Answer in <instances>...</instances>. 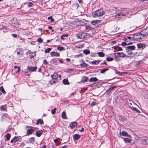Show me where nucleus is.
Wrapping results in <instances>:
<instances>
[{
	"instance_id": "nucleus-1",
	"label": "nucleus",
	"mask_w": 148,
	"mask_h": 148,
	"mask_svg": "<svg viewBox=\"0 0 148 148\" xmlns=\"http://www.w3.org/2000/svg\"><path fill=\"white\" fill-rule=\"evenodd\" d=\"M103 14V11L102 9L96 10L92 14V16L95 18L98 17L102 16Z\"/></svg>"
},
{
	"instance_id": "nucleus-2",
	"label": "nucleus",
	"mask_w": 148,
	"mask_h": 148,
	"mask_svg": "<svg viewBox=\"0 0 148 148\" xmlns=\"http://www.w3.org/2000/svg\"><path fill=\"white\" fill-rule=\"evenodd\" d=\"M144 38L140 32L137 33L134 35L133 39L134 41H140Z\"/></svg>"
},
{
	"instance_id": "nucleus-3",
	"label": "nucleus",
	"mask_w": 148,
	"mask_h": 148,
	"mask_svg": "<svg viewBox=\"0 0 148 148\" xmlns=\"http://www.w3.org/2000/svg\"><path fill=\"white\" fill-rule=\"evenodd\" d=\"M144 38L148 35V27L145 28L140 32Z\"/></svg>"
},
{
	"instance_id": "nucleus-4",
	"label": "nucleus",
	"mask_w": 148,
	"mask_h": 148,
	"mask_svg": "<svg viewBox=\"0 0 148 148\" xmlns=\"http://www.w3.org/2000/svg\"><path fill=\"white\" fill-rule=\"evenodd\" d=\"M26 127H30L31 128V129H30L27 130V134L29 135L32 134L35 130L36 128L34 127H33L32 126L29 127L27 126Z\"/></svg>"
},
{
	"instance_id": "nucleus-5",
	"label": "nucleus",
	"mask_w": 148,
	"mask_h": 148,
	"mask_svg": "<svg viewBox=\"0 0 148 148\" xmlns=\"http://www.w3.org/2000/svg\"><path fill=\"white\" fill-rule=\"evenodd\" d=\"M17 54L19 55V57H21L23 56V50L21 48H19L17 49Z\"/></svg>"
},
{
	"instance_id": "nucleus-6",
	"label": "nucleus",
	"mask_w": 148,
	"mask_h": 148,
	"mask_svg": "<svg viewBox=\"0 0 148 148\" xmlns=\"http://www.w3.org/2000/svg\"><path fill=\"white\" fill-rule=\"evenodd\" d=\"M120 134L124 136H127V137H130L131 138V135H128L127 132L125 131H122L121 133L120 132Z\"/></svg>"
},
{
	"instance_id": "nucleus-7",
	"label": "nucleus",
	"mask_w": 148,
	"mask_h": 148,
	"mask_svg": "<svg viewBox=\"0 0 148 148\" xmlns=\"http://www.w3.org/2000/svg\"><path fill=\"white\" fill-rule=\"evenodd\" d=\"M77 125V123L76 122H74L71 123L70 124V126L71 129L74 128Z\"/></svg>"
},
{
	"instance_id": "nucleus-8",
	"label": "nucleus",
	"mask_w": 148,
	"mask_h": 148,
	"mask_svg": "<svg viewBox=\"0 0 148 148\" xmlns=\"http://www.w3.org/2000/svg\"><path fill=\"white\" fill-rule=\"evenodd\" d=\"M42 132L40 130H38L36 132V135L38 137H40L42 135Z\"/></svg>"
},
{
	"instance_id": "nucleus-9",
	"label": "nucleus",
	"mask_w": 148,
	"mask_h": 148,
	"mask_svg": "<svg viewBox=\"0 0 148 148\" xmlns=\"http://www.w3.org/2000/svg\"><path fill=\"white\" fill-rule=\"evenodd\" d=\"M58 74L56 73H54L53 75H51V77L52 78L56 80H57V79L58 77Z\"/></svg>"
},
{
	"instance_id": "nucleus-10",
	"label": "nucleus",
	"mask_w": 148,
	"mask_h": 148,
	"mask_svg": "<svg viewBox=\"0 0 148 148\" xmlns=\"http://www.w3.org/2000/svg\"><path fill=\"white\" fill-rule=\"evenodd\" d=\"M80 62L81 63L80 65L84 67H87L88 66V65L86 64L84 61L83 60H81L80 61Z\"/></svg>"
},
{
	"instance_id": "nucleus-11",
	"label": "nucleus",
	"mask_w": 148,
	"mask_h": 148,
	"mask_svg": "<svg viewBox=\"0 0 148 148\" xmlns=\"http://www.w3.org/2000/svg\"><path fill=\"white\" fill-rule=\"evenodd\" d=\"M136 48V47L134 45L132 46H130L126 47L125 49H129L131 51L133 50H135Z\"/></svg>"
},
{
	"instance_id": "nucleus-12",
	"label": "nucleus",
	"mask_w": 148,
	"mask_h": 148,
	"mask_svg": "<svg viewBox=\"0 0 148 148\" xmlns=\"http://www.w3.org/2000/svg\"><path fill=\"white\" fill-rule=\"evenodd\" d=\"M19 140V138L17 137H15L13 139H12L11 141V142L12 143L14 144L16 142L18 141Z\"/></svg>"
},
{
	"instance_id": "nucleus-13",
	"label": "nucleus",
	"mask_w": 148,
	"mask_h": 148,
	"mask_svg": "<svg viewBox=\"0 0 148 148\" xmlns=\"http://www.w3.org/2000/svg\"><path fill=\"white\" fill-rule=\"evenodd\" d=\"M98 81V79L96 77H92L89 79V81L90 82H94Z\"/></svg>"
},
{
	"instance_id": "nucleus-14",
	"label": "nucleus",
	"mask_w": 148,
	"mask_h": 148,
	"mask_svg": "<svg viewBox=\"0 0 148 148\" xmlns=\"http://www.w3.org/2000/svg\"><path fill=\"white\" fill-rule=\"evenodd\" d=\"M80 137V136L77 134H75L73 136V139L75 140H79Z\"/></svg>"
},
{
	"instance_id": "nucleus-15",
	"label": "nucleus",
	"mask_w": 148,
	"mask_h": 148,
	"mask_svg": "<svg viewBox=\"0 0 148 148\" xmlns=\"http://www.w3.org/2000/svg\"><path fill=\"white\" fill-rule=\"evenodd\" d=\"M50 54L52 57L54 56L56 57L60 56V54L56 52H51L50 53Z\"/></svg>"
},
{
	"instance_id": "nucleus-16",
	"label": "nucleus",
	"mask_w": 148,
	"mask_h": 148,
	"mask_svg": "<svg viewBox=\"0 0 148 148\" xmlns=\"http://www.w3.org/2000/svg\"><path fill=\"white\" fill-rule=\"evenodd\" d=\"M27 68L30 71H34L37 69V67H33L32 66H30V67L28 66Z\"/></svg>"
},
{
	"instance_id": "nucleus-17",
	"label": "nucleus",
	"mask_w": 148,
	"mask_h": 148,
	"mask_svg": "<svg viewBox=\"0 0 148 148\" xmlns=\"http://www.w3.org/2000/svg\"><path fill=\"white\" fill-rule=\"evenodd\" d=\"M88 79V77L86 76H83L82 77V80L80 82H87Z\"/></svg>"
},
{
	"instance_id": "nucleus-18",
	"label": "nucleus",
	"mask_w": 148,
	"mask_h": 148,
	"mask_svg": "<svg viewBox=\"0 0 148 148\" xmlns=\"http://www.w3.org/2000/svg\"><path fill=\"white\" fill-rule=\"evenodd\" d=\"M11 23L13 24L14 25H13L12 24V26H14L15 25H18V23L17 21L16 20H15L13 18L11 20Z\"/></svg>"
},
{
	"instance_id": "nucleus-19",
	"label": "nucleus",
	"mask_w": 148,
	"mask_h": 148,
	"mask_svg": "<svg viewBox=\"0 0 148 148\" xmlns=\"http://www.w3.org/2000/svg\"><path fill=\"white\" fill-rule=\"evenodd\" d=\"M141 141L142 144L143 145H146L148 144V138L146 140L145 139H143Z\"/></svg>"
},
{
	"instance_id": "nucleus-20",
	"label": "nucleus",
	"mask_w": 148,
	"mask_h": 148,
	"mask_svg": "<svg viewBox=\"0 0 148 148\" xmlns=\"http://www.w3.org/2000/svg\"><path fill=\"white\" fill-rule=\"evenodd\" d=\"M0 108L1 110L6 111L7 109V105L5 104L1 106H0Z\"/></svg>"
},
{
	"instance_id": "nucleus-21",
	"label": "nucleus",
	"mask_w": 148,
	"mask_h": 148,
	"mask_svg": "<svg viewBox=\"0 0 148 148\" xmlns=\"http://www.w3.org/2000/svg\"><path fill=\"white\" fill-rule=\"evenodd\" d=\"M101 61V60H95L91 62L90 63L92 64H98Z\"/></svg>"
},
{
	"instance_id": "nucleus-22",
	"label": "nucleus",
	"mask_w": 148,
	"mask_h": 148,
	"mask_svg": "<svg viewBox=\"0 0 148 148\" xmlns=\"http://www.w3.org/2000/svg\"><path fill=\"white\" fill-rule=\"evenodd\" d=\"M43 123V120H42L41 119H38L36 123V125H38L39 124H42Z\"/></svg>"
},
{
	"instance_id": "nucleus-23",
	"label": "nucleus",
	"mask_w": 148,
	"mask_h": 148,
	"mask_svg": "<svg viewBox=\"0 0 148 148\" xmlns=\"http://www.w3.org/2000/svg\"><path fill=\"white\" fill-rule=\"evenodd\" d=\"M58 81V80H56L55 79H53L52 78V79L51 80H50L49 82V83L51 84V85H52L53 84H54Z\"/></svg>"
},
{
	"instance_id": "nucleus-24",
	"label": "nucleus",
	"mask_w": 148,
	"mask_h": 148,
	"mask_svg": "<svg viewBox=\"0 0 148 148\" xmlns=\"http://www.w3.org/2000/svg\"><path fill=\"white\" fill-rule=\"evenodd\" d=\"M100 22V20H93L91 22V23L92 25H95L96 24H98Z\"/></svg>"
},
{
	"instance_id": "nucleus-25",
	"label": "nucleus",
	"mask_w": 148,
	"mask_h": 148,
	"mask_svg": "<svg viewBox=\"0 0 148 148\" xmlns=\"http://www.w3.org/2000/svg\"><path fill=\"white\" fill-rule=\"evenodd\" d=\"M137 46L138 48H143L145 46V45L143 44H138Z\"/></svg>"
},
{
	"instance_id": "nucleus-26",
	"label": "nucleus",
	"mask_w": 148,
	"mask_h": 148,
	"mask_svg": "<svg viewBox=\"0 0 148 148\" xmlns=\"http://www.w3.org/2000/svg\"><path fill=\"white\" fill-rule=\"evenodd\" d=\"M83 56V54L82 53H80L77 55H75L74 57L75 58H77L81 57L82 56Z\"/></svg>"
},
{
	"instance_id": "nucleus-27",
	"label": "nucleus",
	"mask_w": 148,
	"mask_h": 148,
	"mask_svg": "<svg viewBox=\"0 0 148 148\" xmlns=\"http://www.w3.org/2000/svg\"><path fill=\"white\" fill-rule=\"evenodd\" d=\"M62 118L66 119H67L65 111H64L62 114Z\"/></svg>"
},
{
	"instance_id": "nucleus-28",
	"label": "nucleus",
	"mask_w": 148,
	"mask_h": 148,
	"mask_svg": "<svg viewBox=\"0 0 148 148\" xmlns=\"http://www.w3.org/2000/svg\"><path fill=\"white\" fill-rule=\"evenodd\" d=\"M83 53L85 55L89 54L90 51L89 50L85 49L83 51Z\"/></svg>"
},
{
	"instance_id": "nucleus-29",
	"label": "nucleus",
	"mask_w": 148,
	"mask_h": 148,
	"mask_svg": "<svg viewBox=\"0 0 148 148\" xmlns=\"http://www.w3.org/2000/svg\"><path fill=\"white\" fill-rule=\"evenodd\" d=\"M97 54L100 57H103L105 55V54L102 52H98Z\"/></svg>"
},
{
	"instance_id": "nucleus-30",
	"label": "nucleus",
	"mask_w": 148,
	"mask_h": 148,
	"mask_svg": "<svg viewBox=\"0 0 148 148\" xmlns=\"http://www.w3.org/2000/svg\"><path fill=\"white\" fill-rule=\"evenodd\" d=\"M119 57L123 58L126 56L122 52H119Z\"/></svg>"
},
{
	"instance_id": "nucleus-31",
	"label": "nucleus",
	"mask_w": 148,
	"mask_h": 148,
	"mask_svg": "<svg viewBox=\"0 0 148 148\" xmlns=\"http://www.w3.org/2000/svg\"><path fill=\"white\" fill-rule=\"evenodd\" d=\"M131 108L134 111H136L137 113H139L140 112V111L138 110L136 108H134L132 106L131 107Z\"/></svg>"
},
{
	"instance_id": "nucleus-32",
	"label": "nucleus",
	"mask_w": 148,
	"mask_h": 148,
	"mask_svg": "<svg viewBox=\"0 0 148 148\" xmlns=\"http://www.w3.org/2000/svg\"><path fill=\"white\" fill-rule=\"evenodd\" d=\"M36 51H34L33 52H31L30 55V58H32L34 57V56H36Z\"/></svg>"
},
{
	"instance_id": "nucleus-33",
	"label": "nucleus",
	"mask_w": 148,
	"mask_h": 148,
	"mask_svg": "<svg viewBox=\"0 0 148 148\" xmlns=\"http://www.w3.org/2000/svg\"><path fill=\"white\" fill-rule=\"evenodd\" d=\"M63 84L65 85L69 84V83L67 79H64L63 80Z\"/></svg>"
},
{
	"instance_id": "nucleus-34",
	"label": "nucleus",
	"mask_w": 148,
	"mask_h": 148,
	"mask_svg": "<svg viewBox=\"0 0 148 148\" xmlns=\"http://www.w3.org/2000/svg\"><path fill=\"white\" fill-rule=\"evenodd\" d=\"M126 52L128 55H131L133 54V52L131 51L130 50L127 49H126Z\"/></svg>"
},
{
	"instance_id": "nucleus-35",
	"label": "nucleus",
	"mask_w": 148,
	"mask_h": 148,
	"mask_svg": "<svg viewBox=\"0 0 148 148\" xmlns=\"http://www.w3.org/2000/svg\"><path fill=\"white\" fill-rule=\"evenodd\" d=\"M0 90L2 92L4 93V94H5L6 93L3 87V86H1L0 87Z\"/></svg>"
},
{
	"instance_id": "nucleus-36",
	"label": "nucleus",
	"mask_w": 148,
	"mask_h": 148,
	"mask_svg": "<svg viewBox=\"0 0 148 148\" xmlns=\"http://www.w3.org/2000/svg\"><path fill=\"white\" fill-rule=\"evenodd\" d=\"M114 56L115 58V60H116L117 58H119V53H117L114 54Z\"/></svg>"
},
{
	"instance_id": "nucleus-37",
	"label": "nucleus",
	"mask_w": 148,
	"mask_h": 148,
	"mask_svg": "<svg viewBox=\"0 0 148 148\" xmlns=\"http://www.w3.org/2000/svg\"><path fill=\"white\" fill-rule=\"evenodd\" d=\"M84 46V44H79L77 45H76L75 46L77 47L78 48H82Z\"/></svg>"
},
{
	"instance_id": "nucleus-38",
	"label": "nucleus",
	"mask_w": 148,
	"mask_h": 148,
	"mask_svg": "<svg viewBox=\"0 0 148 148\" xmlns=\"http://www.w3.org/2000/svg\"><path fill=\"white\" fill-rule=\"evenodd\" d=\"M52 49L51 48H48L45 50V52L46 53H49L51 50Z\"/></svg>"
},
{
	"instance_id": "nucleus-39",
	"label": "nucleus",
	"mask_w": 148,
	"mask_h": 148,
	"mask_svg": "<svg viewBox=\"0 0 148 148\" xmlns=\"http://www.w3.org/2000/svg\"><path fill=\"white\" fill-rule=\"evenodd\" d=\"M124 140L125 143H130L131 140L128 138H125L124 139Z\"/></svg>"
},
{
	"instance_id": "nucleus-40",
	"label": "nucleus",
	"mask_w": 148,
	"mask_h": 148,
	"mask_svg": "<svg viewBox=\"0 0 148 148\" xmlns=\"http://www.w3.org/2000/svg\"><path fill=\"white\" fill-rule=\"evenodd\" d=\"M57 49L60 51H62L64 50V48L62 47H57Z\"/></svg>"
},
{
	"instance_id": "nucleus-41",
	"label": "nucleus",
	"mask_w": 148,
	"mask_h": 148,
	"mask_svg": "<svg viewBox=\"0 0 148 148\" xmlns=\"http://www.w3.org/2000/svg\"><path fill=\"white\" fill-rule=\"evenodd\" d=\"M108 70H109V69H108V68L103 69L101 71L100 73H103L106 71H108Z\"/></svg>"
},
{
	"instance_id": "nucleus-42",
	"label": "nucleus",
	"mask_w": 148,
	"mask_h": 148,
	"mask_svg": "<svg viewBox=\"0 0 148 148\" xmlns=\"http://www.w3.org/2000/svg\"><path fill=\"white\" fill-rule=\"evenodd\" d=\"M52 63L54 65H56L58 64V61L55 60H52Z\"/></svg>"
},
{
	"instance_id": "nucleus-43",
	"label": "nucleus",
	"mask_w": 148,
	"mask_h": 148,
	"mask_svg": "<svg viewBox=\"0 0 148 148\" xmlns=\"http://www.w3.org/2000/svg\"><path fill=\"white\" fill-rule=\"evenodd\" d=\"M35 138L34 137H32L29 138V141L30 143H32L34 141Z\"/></svg>"
},
{
	"instance_id": "nucleus-44",
	"label": "nucleus",
	"mask_w": 148,
	"mask_h": 148,
	"mask_svg": "<svg viewBox=\"0 0 148 148\" xmlns=\"http://www.w3.org/2000/svg\"><path fill=\"white\" fill-rule=\"evenodd\" d=\"M116 87V86H113L111 87H110L109 89L107 90V91L111 92L113 89Z\"/></svg>"
},
{
	"instance_id": "nucleus-45",
	"label": "nucleus",
	"mask_w": 148,
	"mask_h": 148,
	"mask_svg": "<svg viewBox=\"0 0 148 148\" xmlns=\"http://www.w3.org/2000/svg\"><path fill=\"white\" fill-rule=\"evenodd\" d=\"M11 135L10 134H6V138L8 140L10 139V138Z\"/></svg>"
},
{
	"instance_id": "nucleus-46",
	"label": "nucleus",
	"mask_w": 148,
	"mask_h": 148,
	"mask_svg": "<svg viewBox=\"0 0 148 148\" xmlns=\"http://www.w3.org/2000/svg\"><path fill=\"white\" fill-rule=\"evenodd\" d=\"M56 110V108H55L53 109H52L51 110V114H55Z\"/></svg>"
},
{
	"instance_id": "nucleus-47",
	"label": "nucleus",
	"mask_w": 148,
	"mask_h": 148,
	"mask_svg": "<svg viewBox=\"0 0 148 148\" xmlns=\"http://www.w3.org/2000/svg\"><path fill=\"white\" fill-rule=\"evenodd\" d=\"M77 38L78 39H83L82 38V36L81 33L80 34H79L77 36Z\"/></svg>"
},
{
	"instance_id": "nucleus-48",
	"label": "nucleus",
	"mask_w": 148,
	"mask_h": 148,
	"mask_svg": "<svg viewBox=\"0 0 148 148\" xmlns=\"http://www.w3.org/2000/svg\"><path fill=\"white\" fill-rule=\"evenodd\" d=\"M77 38L78 39H83L82 38V36L81 33L80 34H79L77 36Z\"/></svg>"
},
{
	"instance_id": "nucleus-49",
	"label": "nucleus",
	"mask_w": 148,
	"mask_h": 148,
	"mask_svg": "<svg viewBox=\"0 0 148 148\" xmlns=\"http://www.w3.org/2000/svg\"><path fill=\"white\" fill-rule=\"evenodd\" d=\"M14 68L15 69H18L17 71L16 72H19L20 70V67H19V66L18 67L16 66H14Z\"/></svg>"
},
{
	"instance_id": "nucleus-50",
	"label": "nucleus",
	"mask_w": 148,
	"mask_h": 148,
	"mask_svg": "<svg viewBox=\"0 0 148 148\" xmlns=\"http://www.w3.org/2000/svg\"><path fill=\"white\" fill-rule=\"evenodd\" d=\"M113 60V58H110V57H107L106 58V60L109 61H111Z\"/></svg>"
},
{
	"instance_id": "nucleus-51",
	"label": "nucleus",
	"mask_w": 148,
	"mask_h": 148,
	"mask_svg": "<svg viewBox=\"0 0 148 148\" xmlns=\"http://www.w3.org/2000/svg\"><path fill=\"white\" fill-rule=\"evenodd\" d=\"M37 41L40 43H42L43 42V40L41 38H40L37 39Z\"/></svg>"
},
{
	"instance_id": "nucleus-52",
	"label": "nucleus",
	"mask_w": 148,
	"mask_h": 148,
	"mask_svg": "<svg viewBox=\"0 0 148 148\" xmlns=\"http://www.w3.org/2000/svg\"><path fill=\"white\" fill-rule=\"evenodd\" d=\"M121 13H120L119 14H117L115 15V17L116 18L118 17V18H120L121 17Z\"/></svg>"
},
{
	"instance_id": "nucleus-53",
	"label": "nucleus",
	"mask_w": 148,
	"mask_h": 148,
	"mask_svg": "<svg viewBox=\"0 0 148 148\" xmlns=\"http://www.w3.org/2000/svg\"><path fill=\"white\" fill-rule=\"evenodd\" d=\"M43 63L45 65H47L48 64V62L46 59H44L43 61Z\"/></svg>"
},
{
	"instance_id": "nucleus-54",
	"label": "nucleus",
	"mask_w": 148,
	"mask_h": 148,
	"mask_svg": "<svg viewBox=\"0 0 148 148\" xmlns=\"http://www.w3.org/2000/svg\"><path fill=\"white\" fill-rule=\"evenodd\" d=\"M28 7H32L33 5V3L32 2H29L27 4Z\"/></svg>"
},
{
	"instance_id": "nucleus-55",
	"label": "nucleus",
	"mask_w": 148,
	"mask_h": 148,
	"mask_svg": "<svg viewBox=\"0 0 148 148\" xmlns=\"http://www.w3.org/2000/svg\"><path fill=\"white\" fill-rule=\"evenodd\" d=\"M48 19L49 20H50L52 22H53L54 21V20L53 18H52V16L48 17Z\"/></svg>"
},
{
	"instance_id": "nucleus-56",
	"label": "nucleus",
	"mask_w": 148,
	"mask_h": 148,
	"mask_svg": "<svg viewBox=\"0 0 148 148\" xmlns=\"http://www.w3.org/2000/svg\"><path fill=\"white\" fill-rule=\"evenodd\" d=\"M86 34L84 33H81L82 36V37L83 39L86 38L85 36H86V35H85L86 34Z\"/></svg>"
},
{
	"instance_id": "nucleus-57",
	"label": "nucleus",
	"mask_w": 148,
	"mask_h": 148,
	"mask_svg": "<svg viewBox=\"0 0 148 148\" xmlns=\"http://www.w3.org/2000/svg\"><path fill=\"white\" fill-rule=\"evenodd\" d=\"M122 46H125L126 45H128V44H127V43L125 42H123L121 44Z\"/></svg>"
},
{
	"instance_id": "nucleus-58",
	"label": "nucleus",
	"mask_w": 148,
	"mask_h": 148,
	"mask_svg": "<svg viewBox=\"0 0 148 148\" xmlns=\"http://www.w3.org/2000/svg\"><path fill=\"white\" fill-rule=\"evenodd\" d=\"M48 28V29L51 30V31L52 32H53L54 31V29H53V28H52V27L49 26Z\"/></svg>"
},
{
	"instance_id": "nucleus-59",
	"label": "nucleus",
	"mask_w": 148,
	"mask_h": 148,
	"mask_svg": "<svg viewBox=\"0 0 148 148\" xmlns=\"http://www.w3.org/2000/svg\"><path fill=\"white\" fill-rule=\"evenodd\" d=\"M91 27L89 26H86V30H88L89 29H91Z\"/></svg>"
},
{
	"instance_id": "nucleus-60",
	"label": "nucleus",
	"mask_w": 148,
	"mask_h": 148,
	"mask_svg": "<svg viewBox=\"0 0 148 148\" xmlns=\"http://www.w3.org/2000/svg\"><path fill=\"white\" fill-rule=\"evenodd\" d=\"M95 83H93L92 84L88 85V86L91 87H93L95 86Z\"/></svg>"
},
{
	"instance_id": "nucleus-61",
	"label": "nucleus",
	"mask_w": 148,
	"mask_h": 148,
	"mask_svg": "<svg viewBox=\"0 0 148 148\" xmlns=\"http://www.w3.org/2000/svg\"><path fill=\"white\" fill-rule=\"evenodd\" d=\"M12 36L15 38H16L17 36V35L16 34H12Z\"/></svg>"
},
{
	"instance_id": "nucleus-62",
	"label": "nucleus",
	"mask_w": 148,
	"mask_h": 148,
	"mask_svg": "<svg viewBox=\"0 0 148 148\" xmlns=\"http://www.w3.org/2000/svg\"><path fill=\"white\" fill-rule=\"evenodd\" d=\"M96 103L95 102H92L91 103V106H93L94 105H96Z\"/></svg>"
},
{
	"instance_id": "nucleus-63",
	"label": "nucleus",
	"mask_w": 148,
	"mask_h": 148,
	"mask_svg": "<svg viewBox=\"0 0 148 148\" xmlns=\"http://www.w3.org/2000/svg\"><path fill=\"white\" fill-rule=\"evenodd\" d=\"M84 33L86 34L85 35H86V36H85V38H86V37H88L89 36V35H90L88 33Z\"/></svg>"
},
{
	"instance_id": "nucleus-64",
	"label": "nucleus",
	"mask_w": 148,
	"mask_h": 148,
	"mask_svg": "<svg viewBox=\"0 0 148 148\" xmlns=\"http://www.w3.org/2000/svg\"><path fill=\"white\" fill-rule=\"evenodd\" d=\"M117 50L118 51H121L122 50V48L121 47H118Z\"/></svg>"
}]
</instances>
